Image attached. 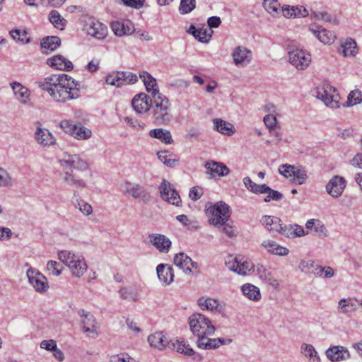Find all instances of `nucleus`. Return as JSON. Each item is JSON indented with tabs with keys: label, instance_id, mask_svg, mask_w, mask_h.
Masks as SVG:
<instances>
[{
	"label": "nucleus",
	"instance_id": "obj_38",
	"mask_svg": "<svg viewBox=\"0 0 362 362\" xmlns=\"http://www.w3.org/2000/svg\"><path fill=\"white\" fill-rule=\"evenodd\" d=\"M61 45V39L57 36H47L44 37L40 43L42 49L55 51Z\"/></svg>",
	"mask_w": 362,
	"mask_h": 362
},
{
	"label": "nucleus",
	"instance_id": "obj_22",
	"mask_svg": "<svg viewBox=\"0 0 362 362\" xmlns=\"http://www.w3.org/2000/svg\"><path fill=\"white\" fill-rule=\"evenodd\" d=\"M205 168L209 173L211 177H223L230 173V169L223 163L209 160L205 163Z\"/></svg>",
	"mask_w": 362,
	"mask_h": 362
},
{
	"label": "nucleus",
	"instance_id": "obj_7",
	"mask_svg": "<svg viewBox=\"0 0 362 362\" xmlns=\"http://www.w3.org/2000/svg\"><path fill=\"white\" fill-rule=\"evenodd\" d=\"M313 94L322 100L326 106L333 109L339 107L340 96L335 88L329 85L320 86L313 90Z\"/></svg>",
	"mask_w": 362,
	"mask_h": 362
},
{
	"label": "nucleus",
	"instance_id": "obj_57",
	"mask_svg": "<svg viewBox=\"0 0 362 362\" xmlns=\"http://www.w3.org/2000/svg\"><path fill=\"white\" fill-rule=\"evenodd\" d=\"M119 71H117L116 73H113L112 74H109L106 77V83L107 84L115 86L117 87H120L122 85V79H121V77L119 74Z\"/></svg>",
	"mask_w": 362,
	"mask_h": 362
},
{
	"label": "nucleus",
	"instance_id": "obj_14",
	"mask_svg": "<svg viewBox=\"0 0 362 362\" xmlns=\"http://www.w3.org/2000/svg\"><path fill=\"white\" fill-rule=\"evenodd\" d=\"M27 276L30 284L33 286L36 291L44 293L49 288V284L47 278L38 271L30 268L27 271Z\"/></svg>",
	"mask_w": 362,
	"mask_h": 362
},
{
	"label": "nucleus",
	"instance_id": "obj_24",
	"mask_svg": "<svg viewBox=\"0 0 362 362\" xmlns=\"http://www.w3.org/2000/svg\"><path fill=\"white\" fill-rule=\"evenodd\" d=\"M47 64L59 70L70 71L73 69L72 62L60 54L47 59Z\"/></svg>",
	"mask_w": 362,
	"mask_h": 362
},
{
	"label": "nucleus",
	"instance_id": "obj_9",
	"mask_svg": "<svg viewBox=\"0 0 362 362\" xmlns=\"http://www.w3.org/2000/svg\"><path fill=\"white\" fill-rule=\"evenodd\" d=\"M121 192L128 197L140 199L144 203H148L151 200V195L146 192L144 187L129 181H126L120 186Z\"/></svg>",
	"mask_w": 362,
	"mask_h": 362
},
{
	"label": "nucleus",
	"instance_id": "obj_62",
	"mask_svg": "<svg viewBox=\"0 0 362 362\" xmlns=\"http://www.w3.org/2000/svg\"><path fill=\"white\" fill-rule=\"evenodd\" d=\"M111 28L117 36L121 37L125 35V31H124V27L122 23L118 21L113 22L111 24Z\"/></svg>",
	"mask_w": 362,
	"mask_h": 362
},
{
	"label": "nucleus",
	"instance_id": "obj_2",
	"mask_svg": "<svg viewBox=\"0 0 362 362\" xmlns=\"http://www.w3.org/2000/svg\"><path fill=\"white\" fill-rule=\"evenodd\" d=\"M59 163L63 170L62 180L67 185L81 189L87 187L86 182L83 179L77 177L73 171V169L79 171L88 170L89 165L86 160L78 154H69L64 152L59 159Z\"/></svg>",
	"mask_w": 362,
	"mask_h": 362
},
{
	"label": "nucleus",
	"instance_id": "obj_30",
	"mask_svg": "<svg viewBox=\"0 0 362 362\" xmlns=\"http://www.w3.org/2000/svg\"><path fill=\"white\" fill-rule=\"evenodd\" d=\"M262 245L267 250V251L273 255L279 256H286L289 253L288 248L277 244L273 240L264 241Z\"/></svg>",
	"mask_w": 362,
	"mask_h": 362
},
{
	"label": "nucleus",
	"instance_id": "obj_23",
	"mask_svg": "<svg viewBox=\"0 0 362 362\" xmlns=\"http://www.w3.org/2000/svg\"><path fill=\"white\" fill-rule=\"evenodd\" d=\"M233 58L236 66H246L251 61V52L245 47L238 46L233 53Z\"/></svg>",
	"mask_w": 362,
	"mask_h": 362
},
{
	"label": "nucleus",
	"instance_id": "obj_27",
	"mask_svg": "<svg viewBox=\"0 0 362 362\" xmlns=\"http://www.w3.org/2000/svg\"><path fill=\"white\" fill-rule=\"evenodd\" d=\"M278 233L288 238L302 237L306 234L303 228L298 224L282 226V229L279 230Z\"/></svg>",
	"mask_w": 362,
	"mask_h": 362
},
{
	"label": "nucleus",
	"instance_id": "obj_29",
	"mask_svg": "<svg viewBox=\"0 0 362 362\" xmlns=\"http://www.w3.org/2000/svg\"><path fill=\"white\" fill-rule=\"evenodd\" d=\"M148 341L151 346L159 350L164 349L167 344L170 346V343L168 342L166 337L162 332L150 334L148 337Z\"/></svg>",
	"mask_w": 362,
	"mask_h": 362
},
{
	"label": "nucleus",
	"instance_id": "obj_17",
	"mask_svg": "<svg viewBox=\"0 0 362 362\" xmlns=\"http://www.w3.org/2000/svg\"><path fill=\"white\" fill-rule=\"evenodd\" d=\"M170 348L186 356H193L194 359L199 361L202 360V356L199 354L196 353L191 346L183 339L170 341Z\"/></svg>",
	"mask_w": 362,
	"mask_h": 362
},
{
	"label": "nucleus",
	"instance_id": "obj_61",
	"mask_svg": "<svg viewBox=\"0 0 362 362\" xmlns=\"http://www.w3.org/2000/svg\"><path fill=\"white\" fill-rule=\"evenodd\" d=\"M315 262L312 259H303L299 264V269L301 272L308 273L310 269L314 268Z\"/></svg>",
	"mask_w": 362,
	"mask_h": 362
},
{
	"label": "nucleus",
	"instance_id": "obj_32",
	"mask_svg": "<svg viewBox=\"0 0 362 362\" xmlns=\"http://www.w3.org/2000/svg\"><path fill=\"white\" fill-rule=\"evenodd\" d=\"M198 305L202 310H216L219 313L223 311V308L219 305L218 301L211 298H200L198 300Z\"/></svg>",
	"mask_w": 362,
	"mask_h": 362
},
{
	"label": "nucleus",
	"instance_id": "obj_59",
	"mask_svg": "<svg viewBox=\"0 0 362 362\" xmlns=\"http://www.w3.org/2000/svg\"><path fill=\"white\" fill-rule=\"evenodd\" d=\"M267 195L265 197L264 201L265 202H269L271 200L274 201H279L282 199L283 194L279 191L272 189L270 188V190L267 192Z\"/></svg>",
	"mask_w": 362,
	"mask_h": 362
},
{
	"label": "nucleus",
	"instance_id": "obj_46",
	"mask_svg": "<svg viewBox=\"0 0 362 362\" xmlns=\"http://www.w3.org/2000/svg\"><path fill=\"white\" fill-rule=\"evenodd\" d=\"M11 37L23 44H28L30 42V39L27 37L28 33L25 30L14 29L10 31Z\"/></svg>",
	"mask_w": 362,
	"mask_h": 362
},
{
	"label": "nucleus",
	"instance_id": "obj_42",
	"mask_svg": "<svg viewBox=\"0 0 362 362\" xmlns=\"http://www.w3.org/2000/svg\"><path fill=\"white\" fill-rule=\"evenodd\" d=\"M263 6L272 16H277L281 13L280 4L277 0H264Z\"/></svg>",
	"mask_w": 362,
	"mask_h": 362
},
{
	"label": "nucleus",
	"instance_id": "obj_28",
	"mask_svg": "<svg viewBox=\"0 0 362 362\" xmlns=\"http://www.w3.org/2000/svg\"><path fill=\"white\" fill-rule=\"evenodd\" d=\"M260 223L269 232H279L282 229L281 220L274 216H264L260 220Z\"/></svg>",
	"mask_w": 362,
	"mask_h": 362
},
{
	"label": "nucleus",
	"instance_id": "obj_15",
	"mask_svg": "<svg viewBox=\"0 0 362 362\" xmlns=\"http://www.w3.org/2000/svg\"><path fill=\"white\" fill-rule=\"evenodd\" d=\"M78 315L81 317V325L84 332L88 333L90 337L95 338L98 336L96 330V320L95 317L89 312L80 310Z\"/></svg>",
	"mask_w": 362,
	"mask_h": 362
},
{
	"label": "nucleus",
	"instance_id": "obj_35",
	"mask_svg": "<svg viewBox=\"0 0 362 362\" xmlns=\"http://www.w3.org/2000/svg\"><path fill=\"white\" fill-rule=\"evenodd\" d=\"M149 136L151 138L160 140L165 144H170L173 141L170 131L161 128L151 129L149 132Z\"/></svg>",
	"mask_w": 362,
	"mask_h": 362
},
{
	"label": "nucleus",
	"instance_id": "obj_36",
	"mask_svg": "<svg viewBox=\"0 0 362 362\" xmlns=\"http://www.w3.org/2000/svg\"><path fill=\"white\" fill-rule=\"evenodd\" d=\"M174 264L182 269L184 272H191V269H189V264H192V259L184 252L175 255Z\"/></svg>",
	"mask_w": 362,
	"mask_h": 362
},
{
	"label": "nucleus",
	"instance_id": "obj_60",
	"mask_svg": "<svg viewBox=\"0 0 362 362\" xmlns=\"http://www.w3.org/2000/svg\"><path fill=\"white\" fill-rule=\"evenodd\" d=\"M110 362H134V360L127 354H120L112 356Z\"/></svg>",
	"mask_w": 362,
	"mask_h": 362
},
{
	"label": "nucleus",
	"instance_id": "obj_44",
	"mask_svg": "<svg viewBox=\"0 0 362 362\" xmlns=\"http://www.w3.org/2000/svg\"><path fill=\"white\" fill-rule=\"evenodd\" d=\"M308 179L307 171L301 166H295L292 181L296 182L298 185H303Z\"/></svg>",
	"mask_w": 362,
	"mask_h": 362
},
{
	"label": "nucleus",
	"instance_id": "obj_19",
	"mask_svg": "<svg viewBox=\"0 0 362 362\" xmlns=\"http://www.w3.org/2000/svg\"><path fill=\"white\" fill-rule=\"evenodd\" d=\"M327 357L332 362L344 361L350 358L349 350L342 346H332L326 351Z\"/></svg>",
	"mask_w": 362,
	"mask_h": 362
},
{
	"label": "nucleus",
	"instance_id": "obj_16",
	"mask_svg": "<svg viewBox=\"0 0 362 362\" xmlns=\"http://www.w3.org/2000/svg\"><path fill=\"white\" fill-rule=\"evenodd\" d=\"M346 186L345 179L339 175H335L327 184L326 191L332 197L338 198L342 194Z\"/></svg>",
	"mask_w": 362,
	"mask_h": 362
},
{
	"label": "nucleus",
	"instance_id": "obj_11",
	"mask_svg": "<svg viewBox=\"0 0 362 362\" xmlns=\"http://www.w3.org/2000/svg\"><path fill=\"white\" fill-rule=\"evenodd\" d=\"M36 126L34 139L37 144L44 148L54 145L56 139L49 130L42 127V124L39 122L36 123Z\"/></svg>",
	"mask_w": 362,
	"mask_h": 362
},
{
	"label": "nucleus",
	"instance_id": "obj_20",
	"mask_svg": "<svg viewBox=\"0 0 362 362\" xmlns=\"http://www.w3.org/2000/svg\"><path fill=\"white\" fill-rule=\"evenodd\" d=\"M151 99L144 93L136 95L132 100V105L134 110L139 114L150 111L151 105L149 102Z\"/></svg>",
	"mask_w": 362,
	"mask_h": 362
},
{
	"label": "nucleus",
	"instance_id": "obj_64",
	"mask_svg": "<svg viewBox=\"0 0 362 362\" xmlns=\"http://www.w3.org/2000/svg\"><path fill=\"white\" fill-rule=\"evenodd\" d=\"M57 347V343L53 339L43 340L40 343V348L52 351Z\"/></svg>",
	"mask_w": 362,
	"mask_h": 362
},
{
	"label": "nucleus",
	"instance_id": "obj_37",
	"mask_svg": "<svg viewBox=\"0 0 362 362\" xmlns=\"http://www.w3.org/2000/svg\"><path fill=\"white\" fill-rule=\"evenodd\" d=\"M213 122L214 129L223 134L231 135L235 132L232 124L221 119H214Z\"/></svg>",
	"mask_w": 362,
	"mask_h": 362
},
{
	"label": "nucleus",
	"instance_id": "obj_49",
	"mask_svg": "<svg viewBox=\"0 0 362 362\" xmlns=\"http://www.w3.org/2000/svg\"><path fill=\"white\" fill-rule=\"evenodd\" d=\"M158 159L166 166L173 168L178 162L175 158H169L170 154L167 151H158L157 153Z\"/></svg>",
	"mask_w": 362,
	"mask_h": 362
},
{
	"label": "nucleus",
	"instance_id": "obj_54",
	"mask_svg": "<svg viewBox=\"0 0 362 362\" xmlns=\"http://www.w3.org/2000/svg\"><path fill=\"white\" fill-rule=\"evenodd\" d=\"M120 297L123 299L137 300V293L131 287H124L119 290Z\"/></svg>",
	"mask_w": 362,
	"mask_h": 362
},
{
	"label": "nucleus",
	"instance_id": "obj_39",
	"mask_svg": "<svg viewBox=\"0 0 362 362\" xmlns=\"http://www.w3.org/2000/svg\"><path fill=\"white\" fill-rule=\"evenodd\" d=\"M231 341L232 340L230 339L226 340L223 338H210L209 340H207V343H201L200 349L206 350L217 349L221 345L230 344Z\"/></svg>",
	"mask_w": 362,
	"mask_h": 362
},
{
	"label": "nucleus",
	"instance_id": "obj_43",
	"mask_svg": "<svg viewBox=\"0 0 362 362\" xmlns=\"http://www.w3.org/2000/svg\"><path fill=\"white\" fill-rule=\"evenodd\" d=\"M301 352L305 357L309 358L310 362H320L317 352L313 345L303 344L301 346Z\"/></svg>",
	"mask_w": 362,
	"mask_h": 362
},
{
	"label": "nucleus",
	"instance_id": "obj_52",
	"mask_svg": "<svg viewBox=\"0 0 362 362\" xmlns=\"http://www.w3.org/2000/svg\"><path fill=\"white\" fill-rule=\"evenodd\" d=\"M47 268L49 273L53 276H59L63 269V267L59 262L53 260L47 262Z\"/></svg>",
	"mask_w": 362,
	"mask_h": 362
},
{
	"label": "nucleus",
	"instance_id": "obj_45",
	"mask_svg": "<svg viewBox=\"0 0 362 362\" xmlns=\"http://www.w3.org/2000/svg\"><path fill=\"white\" fill-rule=\"evenodd\" d=\"M49 21L55 28L60 30H63L66 23V21L61 16L58 11L55 10L50 12Z\"/></svg>",
	"mask_w": 362,
	"mask_h": 362
},
{
	"label": "nucleus",
	"instance_id": "obj_63",
	"mask_svg": "<svg viewBox=\"0 0 362 362\" xmlns=\"http://www.w3.org/2000/svg\"><path fill=\"white\" fill-rule=\"evenodd\" d=\"M264 122L272 132L276 125V118L272 115H267L264 117Z\"/></svg>",
	"mask_w": 362,
	"mask_h": 362
},
{
	"label": "nucleus",
	"instance_id": "obj_26",
	"mask_svg": "<svg viewBox=\"0 0 362 362\" xmlns=\"http://www.w3.org/2000/svg\"><path fill=\"white\" fill-rule=\"evenodd\" d=\"M310 30L324 44H332L334 42L336 38V36L332 32L319 26H316L315 28L311 27L310 28Z\"/></svg>",
	"mask_w": 362,
	"mask_h": 362
},
{
	"label": "nucleus",
	"instance_id": "obj_13",
	"mask_svg": "<svg viewBox=\"0 0 362 362\" xmlns=\"http://www.w3.org/2000/svg\"><path fill=\"white\" fill-rule=\"evenodd\" d=\"M289 62L296 69L303 70L311 62L310 54L303 49H293L288 52Z\"/></svg>",
	"mask_w": 362,
	"mask_h": 362
},
{
	"label": "nucleus",
	"instance_id": "obj_55",
	"mask_svg": "<svg viewBox=\"0 0 362 362\" xmlns=\"http://www.w3.org/2000/svg\"><path fill=\"white\" fill-rule=\"evenodd\" d=\"M293 170H295V165L289 164H283L279 167V173L290 180H292Z\"/></svg>",
	"mask_w": 362,
	"mask_h": 362
},
{
	"label": "nucleus",
	"instance_id": "obj_50",
	"mask_svg": "<svg viewBox=\"0 0 362 362\" xmlns=\"http://www.w3.org/2000/svg\"><path fill=\"white\" fill-rule=\"evenodd\" d=\"M196 7V0H180L179 11L181 14H187Z\"/></svg>",
	"mask_w": 362,
	"mask_h": 362
},
{
	"label": "nucleus",
	"instance_id": "obj_21",
	"mask_svg": "<svg viewBox=\"0 0 362 362\" xmlns=\"http://www.w3.org/2000/svg\"><path fill=\"white\" fill-rule=\"evenodd\" d=\"M149 242L160 252H168L171 241L165 235L162 234H151L148 235Z\"/></svg>",
	"mask_w": 362,
	"mask_h": 362
},
{
	"label": "nucleus",
	"instance_id": "obj_58",
	"mask_svg": "<svg viewBox=\"0 0 362 362\" xmlns=\"http://www.w3.org/2000/svg\"><path fill=\"white\" fill-rule=\"evenodd\" d=\"M12 185V178L9 175L8 173L0 168V186L8 187Z\"/></svg>",
	"mask_w": 362,
	"mask_h": 362
},
{
	"label": "nucleus",
	"instance_id": "obj_10",
	"mask_svg": "<svg viewBox=\"0 0 362 362\" xmlns=\"http://www.w3.org/2000/svg\"><path fill=\"white\" fill-rule=\"evenodd\" d=\"M60 126L66 133L79 140L88 139L92 135L91 131L81 123L74 124L70 121L64 120L61 122Z\"/></svg>",
	"mask_w": 362,
	"mask_h": 362
},
{
	"label": "nucleus",
	"instance_id": "obj_34",
	"mask_svg": "<svg viewBox=\"0 0 362 362\" xmlns=\"http://www.w3.org/2000/svg\"><path fill=\"white\" fill-rule=\"evenodd\" d=\"M242 292L248 299L258 301L261 298L260 290L256 286L251 284H245L241 287Z\"/></svg>",
	"mask_w": 362,
	"mask_h": 362
},
{
	"label": "nucleus",
	"instance_id": "obj_12",
	"mask_svg": "<svg viewBox=\"0 0 362 362\" xmlns=\"http://www.w3.org/2000/svg\"><path fill=\"white\" fill-rule=\"evenodd\" d=\"M161 198L175 206H179L181 202L180 195L173 185L163 179L160 185Z\"/></svg>",
	"mask_w": 362,
	"mask_h": 362
},
{
	"label": "nucleus",
	"instance_id": "obj_3",
	"mask_svg": "<svg viewBox=\"0 0 362 362\" xmlns=\"http://www.w3.org/2000/svg\"><path fill=\"white\" fill-rule=\"evenodd\" d=\"M150 113L153 122L157 125H166L172 119L170 103L168 98L160 93L156 92L153 100H150Z\"/></svg>",
	"mask_w": 362,
	"mask_h": 362
},
{
	"label": "nucleus",
	"instance_id": "obj_40",
	"mask_svg": "<svg viewBox=\"0 0 362 362\" xmlns=\"http://www.w3.org/2000/svg\"><path fill=\"white\" fill-rule=\"evenodd\" d=\"M343 56L347 57H355L358 53V47L356 42L351 38L346 40V42L341 45Z\"/></svg>",
	"mask_w": 362,
	"mask_h": 362
},
{
	"label": "nucleus",
	"instance_id": "obj_33",
	"mask_svg": "<svg viewBox=\"0 0 362 362\" xmlns=\"http://www.w3.org/2000/svg\"><path fill=\"white\" fill-rule=\"evenodd\" d=\"M140 78H143V81L146 86V90L151 93L152 100H153V95L156 92L160 93L158 88V85L156 78H154L148 72L143 71L140 74Z\"/></svg>",
	"mask_w": 362,
	"mask_h": 362
},
{
	"label": "nucleus",
	"instance_id": "obj_1",
	"mask_svg": "<svg viewBox=\"0 0 362 362\" xmlns=\"http://www.w3.org/2000/svg\"><path fill=\"white\" fill-rule=\"evenodd\" d=\"M38 86L57 102L65 103L80 96V90L77 87L79 84L66 74L47 77L40 81Z\"/></svg>",
	"mask_w": 362,
	"mask_h": 362
},
{
	"label": "nucleus",
	"instance_id": "obj_47",
	"mask_svg": "<svg viewBox=\"0 0 362 362\" xmlns=\"http://www.w3.org/2000/svg\"><path fill=\"white\" fill-rule=\"evenodd\" d=\"M362 103V92L359 90H351L347 98L346 106H354Z\"/></svg>",
	"mask_w": 362,
	"mask_h": 362
},
{
	"label": "nucleus",
	"instance_id": "obj_8",
	"mask_svg": "<svg viewBox=\"0 0 362 362\" xmlns=\"http://www.w3.org/2000/svg\"><path fill=\"white\" fill-rule=\"evenodd\" d=\"M83 21V30L88 35L97 40H103L107 37L108 30L105 24L93 17H86Z\"/></svg>",
	"mask_w": 362,
	"mask_h": 362
},
{
	"label": "nucleus",
	"instance_id": "obj_31",
	"mask_svg": "<svg viewBox=\"0 0 362 362\" xmlns=\"http://www.w3.org/2000/svg\"><path fill=\"white\" fill-rule=\"evenodd\" d=\"M257 272L259 277L268 283L270 286H272L274 288H278L279 282L274 279L272 274V273L262 264H258L257 267Z\"/></svg>",
	"mask_w": 362,
	"mask_h": 362
},
{
	"label": "nucleus",
	"instance_id": "obj_56",
	"mask_svg": "<svg viewBox=\"0 0 362 362\" xmlns=\"http://www.w3.org/2000/svg\"><path fill=\"white\" fill-rule=\"evenodd\" d=\"M212 33L213 31L210 29L209 30L207 29H198L195 38L201 42H208Z\"/></svg>",
	"mask_w": 362,
	"mask_h": 362
},
{
	"label": "nucleus",
	"instance_id": "obj_41",
	"mask_svg": "<svg viewBox=\"0 0 362 362\" xmlns=\"http://www.w3.org/2000/svg\"><path fill=\"white\" fill-rule=\"evenodd\" d=\"M176 219L192 231H195L199 228V223L197 220L189 218L186 215H178L176 216Z\"/></svg>",
	"mask_w": 362,
	"mask_h": 362
},
{
	"label": "nucleus",
	"instance_id": "obj_5",
	"mask_svg": "<svg viewBox=\"0 0 362 362\" xmlns=\"http://www.w3.org/2000/svg\"><path fill=\"white\" fill-rule=\"evenodd\" d=\"M206 214L211 224L219 227L220 224L227 222L230 216V206L220 201L207 207Z\"/></svg>",
	"mask_w": 362,
	"mask_h": 362
},
{
	"label": "nucleus",
	"instance_id": "obj_18",
	"mask_svg": "<svg viewBox=\"0 0 362 362\" xmlns=\"http://www.w3.org/2000/svg\"><path fill=\"white\" fill-rule=\"evenodd\" d=\"M16 99L23 105H28L30 100V90L21 83L14 81L11 83Z\"/></svg>",
	"mask_w": 362,
	"mask_h": 362
},
{
	"label": "nucleus",
	"instance_id": "obj_6",
	"mask_svg": "<svg viewBox=\"0 0 362 362\" xmlns=\"http://www.w3.org/2000/svg\"><path fill=\"white\" fill-rule=\"evenodd\" d=\"M191 332L194 335L208 334L213 335L216 331L211 321L201 313H194L188 318Z\"/></svg>",
	"mask_w": 362,
	"mask_h": 362
},
{
	"label": "nucleus",
	"instance_id": "obj_53",
	"mask_svg": "<svg viewBox=\"0 0 362 362\" xmlns=\"http://www.w3.org/2000/svg\"><path fill=\"white\" fill-rule=\"evenodd\" d=\"M119 74L122 79V85L134 84L137 81V76L129 71H119Z\"/></svg>",
	"mask_w": 362,
	"mask_h": 362
},
{
	"label": "nucleus",
	"instance_id": "obj_48",
	"mask_svg": "<svg viewBox=\"0 0 362 362\" xmlns=\"http://www.w3.org/2000/svg\"><path fill=\"white\" fill-rule=\"evenodd\" d=\"M74 206L85 216H89L93 212L91 205L81 199H76L74 202Z\"/></svg>",
	"mask_w": 362,
	"mask_h": 362
},
{
	"label": "nucleus",
	"instance_id": "obj_4",
	"mask_svg": "<svg viewBox=\"0 0 362 362\" xmlns=\"http://www.w3.org/2000/svg\"><path fill=\"white\" fill-rule=\"evenodd\" d=\"M58 257L61 262L69 267L74 276L80 277L87 270V264L81 255H76L71 251L62 250L59 252Z\"/></svg>",
	"mask_w": 362,
	"mask_h": 362
},
{
	"label": "nucleus",
	"instance_id": "obj_25",
	"mask_svg": "<svg viewBox=\"0 0 362 362\" xmlns=\"http://www.w3.org/2000/svg\"><path fill=\"white\" fill-rule=\"evenodd\" d=\"M158 277L163 286L170 284L173 281L174 274L171 267L160 264L156 267Z\"/></svg>",
	"mask_w": 362,
	"mask_h": 362
},
{
	"label": "nucleus",
	"instance_id": "obj_51",
	"mask_svg": "<svg viewBox=\"0 0 362 362\" xmlns=\"http://www.w3.org/2000/svg\"><path fill=\"white\" fill-rule=\"evenodd\" d=\"M355 305L351 298H342L338 302V308L341 310V313L347 314L354 310Z\"/></svg>",
	"mask_w": 362,
	"mask_h": 362
}]
</instances>
